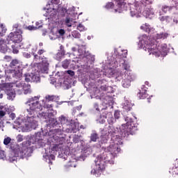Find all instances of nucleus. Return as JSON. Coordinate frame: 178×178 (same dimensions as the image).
Returning <instances> with one entry per match:
<instances>
[{"label": "nucleus", "mask_w": 178, "mask_h": 178, "mask_svg": "<svg viewBox=\"0 0 178 178\" xmlns=\"http://www.w3.org/2000/svg\"><path fill=\"white\" fill-rule=\"evenodd\" d=\"M101 144L97 145V148H104V152L99 154L95 161V165L92 166L91 175L95 177H99L108 163L113 165L115 158L120 152V145L123 144L122 138L124 137L116 132L115 127H108V132L103 129L100 137Z\"/></svg>", "instance_id": "f257e3e1"}, {"label": "nucleus", "mask_w": 178, "mask_h": 178, "mask_svg": "<svg viewBox=\"0 0 178 178\" xmlns=\"http://www.w3.org/2000/svg\"><path fill=\"white\" fill-rule=\"evenodd\" d=\"M55 116H49L48 118L42 119L44 122H48L47 124L55 127L54 129L50 131L48 134L47 142L49 147L45 149V153L43 155V159L45 162H47L49 165H52V161H55V156L58 155V158L62 159H67L69 158V147L63 145L65 143V138L62 136L63 131L66 130L65 127L69 126L70 121L67 120L65 116L61 115L58 118V121L54 118Z\"/></svg>", "instance_id": "f03ea898"}, {"label": "nucleus", "mask_w": 178, "mask_h": 178, "mask_svg": "<svg viewBox=\"0 0 178 178\" xmlns=\"http://www.w3.org/2000/svg\"><path fill=\"white\" fill-rule=\"evenodd\" d=\"M115 57L104 67L103 74L107 77H113L115 81H122L124 88H129L131 81L136 80V76L129 73L130 63L127 61V50L115 49Z\"/></svg>", "instance_id": "7ed1b4c3"}, {"label": "nucleus", "mask_w": 178, "mask_h": 178, "mask_svg": "<svg viewBox=\"0 0 178 178\" xmlns=\"http://www.w3.org/2000/svg\"><path fill=\"white\" fill-rule=\"evenodd\" d=\"M48 143V138L41 132H37L34 135L28 136V140L23 142L22 145H10L11 152L9 154L8 160L10 162H16L17 158H29L31 156L34 151V145L37 148L45 147Z\"/></svg>", "instance_id": "20e7f679"}, {"label": "nucleus", "mask_w": 178, "mask_h": 178, "mask_svg": "<svg viewBox=\"0 0 178 178\" xmlns=\"http://www.w3.org/2000/svg\"><path fill=\"white\" fill-rule=\"evenodd\" d=\"M41 96H35L29 98L25 103L26 112L29 115L38 114L40 119H48V117L56 116L58 113L54 110V104L51 102L58 101V96L47 95L42 100H40Z\"/></svg>", "instance_id": "39448f33"}, {"label": "nucleus", "mask_w": 178, "mask_h": 178, "mask_svg": "<svg viewBox=\"0 0 178 178\" xmlns=\"http://www.w3.org/2000/svg\"><path fill=\"white\" fill-rule=\"evenodd\" d=\"M168 37L169 34L166 33H154L151 37L143 34L139 36L138 45L140 49H143L149 55H153L156 58L166 56L170 49L168 47V44L165 43L160 44L159 40H166Z\"/></svg>", "instance_id": "423d86ee"}, {"label": "nucleus", "mask_w": 178, "mask_h": 178, "mask_svg": "<svg viewBox=\"0 0 178 178\" xmlns=\"http://www.w3.org/2000/svg\"><path fill=\"white\" fill-rule=\"evenodd\" d=\"M154 0H135V3L129 5V13L131 17H141L144 16L146 19H152L154 16V8L146 6L143 13V8L146 5H149Z\"/></svg>", "instance_id": "0eeeda50"}, {"label": "nucleus", "mask_w": 178, "mask_h": 178, "mask_svg": "<svg viewBox=\"0 0 178 178\" xmlns=\"http://www.w3.org/2000/svg\"><path fill=\"white\" fill-rule=\"evenodd\" d=\"M40 62L38 64L35 65L32 68V72L31 74H25V81L26 83H40L41 78L40 77V73L48 74L49 72V59L44 56L40 58Z\"/></svg>", "instance_id": "6e6552de"}, {"label": "nucleus", "mask_w": 178, "mask_h": 178, "mask_svg": "<svg viewBox=\"0 0 178 178\" xmlns=\"http://www.w3.org/2000/svg\"><path fill=\"white\" fill-rule=\"evenodd\" d=\"M31 116L23 117V115L19 116L18 118L14 121L13 124V129H21L22 131H31V130H35L36 127H38V120H37L38 117V113L30 114ZM37 115V116L31 115Z\"/></svg>", "instance_id": "1a4fd4ad"}, {"label": "nucleus", "mask_w": 178, "mask_h": 178, "mask_svg": "<svg viewBox=\"0 0 178 178\" xmlns=\"http://www.w3.org/2000/svg\"><path fill=\"white\" fill-rule=\"evenodd\" d=\"M58 9H59V0H50L44 8V10H46L44 16H46V18L37 22L35 27L40 29L42 27V24H48L49 20L56 19V15H58Z\"/></svg>", "instance_id": "9d476101"}, {"label": "nucleus", "mask_w": 178, "mask_h": 178, "mask_svg": "<svg viewBox=\"0 0 178 178\" xmlns=\"http://www.w3.org/2000/svg\"><path fill=\"white\" fill-rule=\"evenodd\" d=\"M13 90H9L6 91L8 99H13L16 97V94L22 95V93L24 95H29L33 92L31 90V86L29 83H24V82L17 81L13 85Z\"/></svg>", "instance_id": "9b49d317"}, {"label": "nucleus", "mask_w": 178, "mask_h": 178, "mask_svg": "<svg viewBox=\"0 0 178 178\" xmlns=\"http://www.w3.org/2000/svg\"><path fill=\"white\" fill-rule=\"evenodd\" d=\"M57 13H59L61 16H65V18L63 20L62 24L67 29V31H72V27H74V24H76L74 19V10L73 8L66 10V8H61L60 0H59Z\"/></svg>", "instance_id": "f8f14e48"}, {"label": "nucleus", "mask_w": 178, "mask_h": 178, "mask_svg": "<svg viewBox=\"0 0 178 178\" xmlns=\"http://www.w3.org/2000/svg\"><path fill=\"white\" fill-rule=\"evenodd\" d=\"M79 56H83V60L84 61L83 64L77 65V67L83 69L84 70H90V69L92 68L94 65V61L95 60V57L94 55L86 52V47L85 46H78V51Z\"/></svg>", "instance_id": "ddd939ff"}, {"label": "nucleus", "mask_w": 178, "mask_h": 178, "mask_svg": "<svg viewBox=\"0 0 178 178\" xmlns=\"http://www.w3.org/2000/svg\"><path fill=\"white\" fill-rule=\"evenodd\" d=\"M124 120L127 122V124H122L120 128H114L115 132L120 134L121 137H127L130 134V133H133V131H136L137 130V127L133 125L131 122H133V119L129 117H124Z\"/></svg>", "instance_id": "4468645a"}, {"label": "nucleus", "mask_w": 178, "mask_h": 178, "mask_svg": "<svg viewBox=\"0 0 178 178\" xmlns=\"http://www.w3.org/2000/svg\"><path fill=\"white\" fill-rule=\"evenodd\" d=\"M51 84H56L57 87L61 86L66 90H69L72 87V81L69 79H65V75L62 72H58L51 78Z\"/></svg>", "instance_id": "2eb2a0df"}, {"label": "nucleus", "mask_w": 178, "mask_h": 178, "mask_svg": "<svg viewBox=\"0 0 178 178\" xmlns=\"http://www.w3.org/2000/svg\"><path fill=\"white\" fill-rule=\"evenodd\" d=\"M13 32L10 33L6 38V41L10 44H19V42H22L23 40V36L22 34L23 31H22V29L18 24H15L13 26Z\"/></svg>", "instance_id": "dca6fc26"}, {"label": "nucleus", "mask_w": 178, "mask_h": 178, "mask_svg": "<svg viewBox=\"0 0 178 178\" xmlns=\"http://www.w3.org/2000/svg\"><path fill=\"white\" fill-rule=\"evenodd\" d=\"M27 66H29V65L20 62L17 65V68L6 70L5 72L6 79H8V80H11V79H22L23 70H24Z\"/></svg>", "instance_id": "f3484780"}, {"label": "nucleus", "mask_w": 178, "mask_h": 178, "mask_svg": "<svg viewBox=\"0 0 178 178\" xmlns=\"http://www.w3.org/2000/svg\"><path fill=\"white\" fill-rule=\"evenodd\" d=\"M107 10L115 12V13H122L123 10H126V3L123 0H114L106 3L104 6Z\"/></svg>", "instance_id": "a211bd4d"}, {"label": "nucleus", "mask_w": 178, "mask_h": 178, "mask_svg": "<svg viewBox=\"0 0 178 178\" xmlns=\"http://www.w3.org/2000/svg\"><path fill=\"white\" fill-rule=\"evenodd\" d=\"M102 89L105 92L103 93V97H102V99L103 100V106L108 108V106H112L115 101L113 100V97H112V96L110 95H106V92L108 94H109V92H113V90H112V87H106V85L105 84H103Z\"/></svg>", "instance_id": "6ab92c4d"}, {"label": "nucleus", "mask_w": 178, "mask_h": 178, "mask_svg": "<svg viewBox=\"0 0 178 178\" xmlns=\"http://www.w3.org/2000/svg\"><path fill=\"white\" fill-rule=\"evenodd\" d=\"M79 127L80 124L77 121L70 120L65 131H66V133H72V131L76 133V131L79 130Z\"/></svg>", "instance_id": "aec40b11"}, {"label": "nucleus", "mask_w": 178, "mask_h": 178, "mask_svg": "<svg viewBox=\"0 0 178 178\" xmlns=\"http://www.w3.org/2000/svg\"><path fill=\"white\" fill-rule=\"evenodd\" d=\"M9 44H10L8 40L3 39L0 40V52L2 54H6L9 49Z\"/></svg>", "instance_id": "412c9836"}, {"label": "nucleus", "mask_w": 178, "mask_h": 178, "mask_svg": "<svg viewBox=\"0 0 178 178\" xmlns=\"http://www.w3.org/2000/svg\"><path fill=\"white\" fill-rule=\"evenodd\" d=\"M147 90H148V88L145 86H143L141 89L139 90V92L137 95L140 99H144L148 97V95H147Z\"/></svg>", "instance_id": "4be33fe9"}, {"label": "nucleus", "mask_w": 178, "mask_h": 178, "mask_svg": "<svg viewBox=\"0 0 178 178\" xmlns=\"http://www.w3.org/2000/svg\"><path fill=\"white\" fill-rule=\"evenodd\" d=\"M105 119H107L108 124H113V123H116V121L118 120L115 117H113V115L111 112L107 113L105 116Z\"/></svg>", "instance_id": "5701e85b"}, {"label": "nucleus", "mask_w": 178, "mask_h": 178, "mask_svg": "<svg viewBox=\"0 0 178 178\" xmlns=\"http://www.w3.org/2000/svg\"><path fill=\"white\" fill-rule=\"evenodd\" d=\"M131 106H133V104L130 102V100L127 99V98H124V101L122 103V108L125 109V111H131Z\"/></svg>", "instance_id": "b1692460"}, {"label": "nucleus", "mask_w": 178, "mask_h": 178, "mask_svg": "<svg viewBox=\"0 0 178 178\" xmlns=\"http://www.w3.org/2000/svg\"><path fill=\"white\" fill-rule=\"evenodd\" d=\"M77 159H72L65 165V170H69L70 168H76L77 166Z\"/></svg>", "instance_id": "393cba45"}, {"label": "nucleus", "mask_w": 178, "mask_h": 178, "mask_svg": "<svg viewBox=\"0 0 178 178\" xmlns=\"http://www.w3.org/2000/svg\"><path fill=\"white\" fill-rule=\"evenodd\" d=\"M140 29L143 30V31H145L146 33H154V28L151 26V25H149L148 24H143L140 26Z\"/></svg>", "instance_id": "a878e982"}, {"label": "nucleus", "mask_w": 178, "mask_h": 178, "mask_svg": "<svg viewBox=\"0 0 178 178\" xmlns=\"http://www.w3.org/2000/svg\"><path fill=\"white\" fill-rule=\"evenodd\" d=\"M6 111H8L6 106L0 104V118H3L6 115Z\"/></svg>", "instance_id": "bb28decb"}, {"label": "nucleus", "mask_w": 178, "mask_h": 178, "mask_svg": "<svg viewBox=\"0 0 178 178\" xmlns=\"http://www.w3.org/2000/svg\"><path fill=\"white\" fill-rule=\"evenodd\" d=\"M64 57H65V51H59L54 56L56 60H61Z\"/></svg>", "instance_id": "cd10ccee"}, {"label": "nucleus", "mask_w": 178, "mask_h": 178, "mask_svg": "<svg viewBox=\"0 0 178 178\" xmlns=\"http://www.w3.org/2000/svg\"><path fill=\"white\" fill-rule=\"evenodd\" d=\"M6 26L5 25L0 24V37H3L6 33Z\"/></svg>", "instance_id": "c85d7f7f"}, {"label": "nucleus", "mask_w": 178, "mask_h": 178, "mask_svg": "<svg viewBox=\"0 0 178 178\" xmlns=\"http://www.w3.org/2000/svg\"><path fill=\"white\" fill-rule=\"evenodd\" d=\"M160 20L163 23H170V22H172V17L169 16H163L160 17Z\"/></svg>", "instance_id": "c756f323"}, {"label": "nucleus", "mask_w": 178, "mask_h": 178, "mask_svg": "<svg viewBox=\"0 0 178 178\" xmlns=\"http://www.w3.org/2000/svg\"><path fill=\"white\" fill-rule=\"evenodd\" d=\"M98 134H97L96 132H92L90 134V141H93V143H95L97 142V140H98Z\"/></svg>", "instance_id": "7c9ffc66"}, {"label": "nucleus", "mask_w": 178, "mask_h": 178, "mask_svg": "<svg viewBox=\"0 0 178 178\" xmlns=\"http://www.w3.org/2000/svg\"><path fill=\"white\" fill-rule=\"evenodd\" d=\"M76 30L80 31L81 33L83 31H87V28L83 24L79 23L76 26Z\"/></svg>", "instance_id": "2f4dec72"}, {"label": "nucleus", "mask_w": 178, "mask_h": 178, "mask_svg": "<svg viewBox=\"0 0 178 178\" xmlns=\"http://www.w3.org/2000/svg\"><path fill=\"white\" fill-rule=\"evenodd\" d=\"M3 144L4 145H10L12 144V138L9 136H6L3 140Z\"/></svg>", "instance_id": "473e14b6"}, {"label": "nucleus", "mask_w": 178, "mask_h": 178, "mask_svg": "<svg viewBox=\"0 0 178 178\" xmlns=\"http://www.w3.org/2000/svg\"><path fill=\"white\" fill-rule=\"evenodd\" d=\"M20 63V62L17 60H13L12 62L10 63V69H13V67L16 66L17 67V66H19V64Z\"/></svg>", "instance_id": "72a5a7b5"}, {"label": "nucleus", "mask_w": 178, "mask_h": 178, "mask_svg": "<svg viewBox=\"0 0 178 178\" xmlns=\"http://www.w3.org/2000/svg\"><path fill=\"white\" fill-rule=\"evenodd\" d=\"M170 173L175 176V175H178V166H174L170 170Z\"/></svg>", "instance_id": "f704fd0d"}, {"label": "nucleus", "mask_w": 178, "mask_h": 178, "mask_svg": "<svg viewBox=\"0 0 178 178\" xmlns=\"http://www.w3.org/2000/svg\"><path fill=\"white\" fill-rule=\"evenodd\" d=\"M69 65H70V60H65L62 62L63 69H67L69 67Z\"/></svg>", "instance_id": "c9c22d12"}, {"label": "nucleus", "mask_w": 178, "mask_h": 178, "mask_svg": "<svg viewBox=\"0 0 178 178\" xmlns=\"http://www.w3.org/2000/svg\"><path fill=\"white\" fill-rule=\"evenodd\" d=\"M72 36L73 38H80L81 37V34H80L77 31H74L72 32Z\"/></svg>", "instance_id": "e433bc0d"}, {"label": "nucleus", "mask_w": 178, "mask_h": 178, "mask_svg": "<svg viewBox=\"0 0 178 178\" xmlns=\"http://www.w3.org/2000/svg\"><path fill=\"white\" fill-rule=\"evenodd\" d=\"M172 9H173V7H169L168 6H163L162 7V10L164 13H168V12H169V10H172Z\"/></svg>", "instance_id": "4c0bfd02"}, {"label": "nucleus", "mask_w": 178, "mask_h": 178, "mask_svg": "<svg viewBox=\"0 0 178 178\" xmlns=\"http://www.w3.org/2000/svg\"><path fill=\"white\" fill-rule=\"evenodd\" d=\"M37 52V46H35L32 49V54L35 57V59H38V55L35 54V53Z\"/></svg>", "instance_id": "58836bf2"}, {"label": "nucleus", "mask_w": 178, "mask_h": 178, "mask_svg": "<svg viewBox=\"0 0 178 178\" xmlns=\"http://www.w3.org/2000/svg\"><path fill=\"white\" fill-rule=\"evenodd\" d=\"M26 29L29 30V31H34L35 30H38V27H35L34 26H28Z\"/></svg>", "instance_id": "ea45409f"}, {"label": "nucleus", "mask_w": 178, "mask_h": 178, "mask_svg": "<svg viewBox=\"0 0 178 178\" xmlns=\"http://www.w3.org/2000/svg\"><path fill=\"white\" fill-rule=\"evenodd\" d=\"M114 118L118 120L120 118V111H115L114 113Z\"/></svg>", "instance_id": "a19ab883"}, {"label": "nucleus", "mask_w": 178, "mask_h": 178, "mask_svg": "<svg viewBox=\"0 0 178 178\" xmlns=\"http://www.w3.org/2000/svg\"><path fill=\"white\" fill-rule=\"evenodd\" d=\"M86 151H84V152L83 153L82 156H80L79 158L78 159L79 161H85L86 158H87V154H86Z\"/></svg>", "instance_id": "79ce46f5"}, {"label": "nucleus", "mask_w": 178, "mask_h": 178, "mask_svg": "<svg viewBox=\"0 0 178 178\" xmlns=\"http://www.w3.org/2000/svg\"><path fill=\"white\" fill-rule=\"evenodd\" d=\"M80 136L79 135H74L73 136V141L74 143H79V140H80Z\"/></svg>", "instance_id": "37998d69"}, {"label": "nucleus", "mask_w": 178, "mask_h": 178, "mask_svg": "<svg viewBox=\"0 0 178 178\" xmlns=\"http://www.w3.org/2000/svg\"><path fill=\"white\" fill-rule=\"evenodd\" d=\"M97 122L101 124H104V123H105V115H103V118L102 117H100V118L97 120Z\"/></svg>", "instance_id": "c03bdc74"}, {"label": "nucleus", "mask_w": 178, "mask_h": 178, "mask_svg": "<svg viewBox=\"0 0 178 178\" xmlns=\"http://www.w3.org/2000/svg\"><path fill=\"white\" fill-rule=\"evenodd\" d=\"M23 140H24V138L23 137V136L19 134L17 136V140L18 141V143H22Z\"/></svg>", "instance_id": "a18cd8bd"}, {"label": "nucleus", "mask_w": 178, "mask_h": 178, "mask_svg": "<svg viewBox=\"0 0 178 178\" xmlns=\"http://www.w3.org/2000/svg\"><path fill=\"white\" fill-rule=\"evenodd\" d=\"M23 56L24 58H31V54H30V53H29V52H24Z\"/></svg>", "instance_id": "49530a36"}, {"label": "nucleus", "mask_w": 178, "mask_h": 178, "mask_svg": "<svg viewBox=\"0 0 178 178\" xmlns=\"http://www.w3.org/2000/svg\"><path fill=\"white\" fill-rule=\"evenodd\" d=\"M0 79L1 80L2 83H5V79L8 80V81L10 80V79H8L6 78H6H5V76H3V75H2V74H0Z\"/></svg>", "instance_id": "de8ad7c7"}, {"label": "nucleus", "mask_w": 178, "mask_h": 178, "mask_svg": "<svg viewBox=\"0 0 178 178\" xmlns=\"http://www.w3.org/2000/svg\"><path fill=\"white\" fill-rule=\"evenodd\" d=\"M58 34H60V35H65V29H61L58 30Z\"/></svg>", "instance_id": "09e8293b"}, {"label": "nucleus", "mask_w": 178, "mask_h": 178, "mask_svg": "<svg viewBox=\"0 0 178 178\" xmlns=\"http://www.w3.org/2000/svg\"><path fill=\"white\" fill-rule=\"evenodd\" d=\"M67 74H70V76H73L74 75V72L72 70H67Z\"/></svg>", "instance_id": "8fccbe9b"}, {"label": "nucleus", "mask_w": 178, "mask_h": 178, "mask_svg": "<svg viewBox=\"0 0 178 178\" xmlns=\"http://www.w3.org/2000/svg\"><path fill=\"white\" fill-rule=\"evenodd\" d=\"M10 118L12 119V120H13V119H15V118H16V114L12 113L11 114H10Z\"/></svg>", "instance_id": "3c124183"}, {"label": "nucleus", "mask_w": 178, "mask_h": 178, "mask_svg": "<svg viewBox=\"0 0 178 178\" xmlns=\"http://www.w3.org/2000/svg\"><path fill=\"white\" fill-rule=\"evenodd\" d=\"M44 52H45V50L40 49L38 51V55H42V54H44Z\"/></svg>", "instance_id": "603ef678"}, {"label": "nucleus", "mask_w": 178, "mask_h": 178, "mask_svg": "<svg viewBox=\"0 0 178 178\" xmlns=\"http://www.w3.org/2000/svg\"><path fill=\"white\" fill-rule=\"evenodd\" d=\"M94 108L96 111H99V108H98V104L97 103L94 104Z\"/></svg>", "instance_id": "864d4df0"}, {"label": "nucleus", "mask_w": 178, "mask_h": 178, "mask_svg": "<svg viewBox=\"0 0 178 178\" xmlns=\"http://www.w3.org/2000/svg\"><path fill=\"white\" fill-rule=\"evenodd\" d=\"M78 49H79V48L77 49L76 47H72V51L73 52H77V51H78Z\"/></svg>", "instance_id": "5fc2aeb1"}, {"label": "nucleus", "mask_w": 178, "mask_h": 178, "mask_svg": "<svg viewBox=\"0 0 178 178\" xmlns=\"http://www.w3.org/2000/svg\"><path fill=\"white\" fill-rule=\"evenodd\" d=\"M56 38V36L54 35V36H51V35H49V39L51 40L52 41H54V40H55Z\"/></svg>", "instance_id": "6e6d98bb"}, {"label": "nucleus", "mask_w": 178, "mask_h": 178, "mask_svg": "<svg viewBox=\"0 0 178 178\" xmlns=\"http://www.w3.org/2000/svg\"><path fill=\"white\" fill-rule=\"evenodd\" d=\"M13 54H18L19 53V50H17L16 49H13Z\"/></svg>", "instance_id": "4d7b16f0"}, {"label": "nucleus", "mask_w": 178, "mask_h": 178, "mask_svg": "<svg viewBox=\"0 0 178 178\" xmlns=\"http://www.w3.org/2000/svg\"><path fill=\"white\" fill-rule=\"evenodd\" d=\"M92 38V35H89L87 37V39L88 40H91Z\"/></svg>", "instance_id": "13d9d810"}, {"label": "nucleus", "mask_w": 178, "mask_h": 178, "mask_svg": "<svg viewBox=\"0 0 178 178\" xmlns=\"http://www.w3.org/2000/svg\"><path fill=\"white\" fill-rule=\"evenodd\" d=\"M4 59H10V56H6L4 57Z\"/></svg>", "instance_id": "bf43d9fd"}, {"label": "nucleus", "mask_w": 178, "mask_h": 178, "mask_svg": "<svg viewBox=\"0 0 178 178\" xmlns=\"http://www.w3.org/2000/svg\"><path fill=\"white\" fill-rule=\"evenodd\" d=\"M2 98H3V95L0 92V99H2Z\"/></svg>", "instance_id": "052dcab7"}, {"label": "nucleus", "mask_w": 178, "mask_h": 178, "mask_svg": "<svg viewBox=\"0 0 178 178\" xmlns=\"http://www.w3.org/2000/svg\"><path fill=\"white\" fill-rule=\"evenodd\" d=\"M42 45H44V44H42V42L39 43V47H42Z\"/></svg>", "instance_id": "680f3d73"}, {"label": "nucleus", "mask_w": 178, "mask_h": 178, "mask_svg": "<svg viewBox=\"0 0 178 178\" xmlns=\"http://www.w3.org/2000/svg\"><path fill=\"white\" fill-rule=\"evenodd\" d=\"M77 108H78V111H80V109H81V106H79Z\"/></svg>", "instance_id": "e2e57ef3"}, {"label": "nucleus", "mask_w": 178, "mask_h": 178, "mask_svg": "<svg viewBox=\"0 0 178 178\" xmlns=\"http://www.w3.org/2000/svg\"><path fill=\"white\" fill-rule=\"evenodd\" d=\"M81 129H84V127L83 125H81Z\"/></svg>", "instance_id": "0e129e2a"}, {"label": "nucleus", "mask_w": 178, "mask_h": 178, "mask_svg": "<svg viewBox=\"0 0 178 178\" xmlns=\"http://www.w3.org/2000/svg\"><path fill=\"white\" fill-rule=\"evenodd\" d=\"M83 115H84V113H82L80 114V116H83Z\"/></svg>", "instance_id": "69168bd1"}, {"label": "nucleus", "mask_w": 178, "mask_h": 178, "mask_svg": "<svg viewBox=\"0 0 178 178\" xmlns=\"http://www.w3.org/2000/svg\"><path fill=\"white\" fill-rule=\"evenodd\" d=\"M145 85H146V86H148V82H145Z\"/></svg>", "instance_id": "338daca9"}, {"label": "nucleus", "mask_w": 178, "mask_h": 178, "mask_svg": "<svg viewBox=\"0 0 178 178\" xmlns=\"http://www.w3.org/2000/svg\"><path fill=\"white\" fill-rule=\"evenodd\" d=\"M1 127H2V124H0V129H1Z\"/></svg>", "instance_id": "774afa93"}]
</instances>
